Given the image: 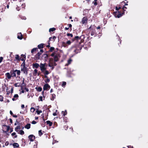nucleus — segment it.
I'll return each mask as SVG.
<instances>
[{
    "label": "nucleus",
    "mask_w": 148,
    "mask_h": 148,
    "mask_svg": "<svg viewBox=\"0 0 148 148\" xmlns=\"http://www.w3.org/2000/svg\"><path fill=\"white\" fill-rule=\"evenodd\" d=\"M127 8L125 6L123 7L122 8L121 10L120 11H115L114 12V16L118 18H119L121 17L125 13V9H127Z\"/></svg>",
    "instance_id": "1"
},
{
    "label": "nucleus",
    "mask_w": 148,
    "mask_h": 148,
    "mask_svg": "<svg viewBox=\"0 0 148 148\" xmlns=\"http://www.w3.org/2000/svg\"><path fill=\"white\" fill-rule=\"evenodd\" d=\"M96 27L94 25H91L89 28H88V30L90 33L91 35L94 37L98 35V32H96Z\"/></svg>",
    "instance_id": "2"
},
{
    "label": "nucleus",
    "mask_w": 148,
    "mask_h": 148,
    "mask_svg": "<svg viewBox=\"0 0 148 148\" xmlns=\"http://www.w3.org/2000/svg\"><path fill=\"white\" fill-rule=\"evenodd\" d=\"M84 38L85 36L83 35L80 37L78 36H75L74 38L72 39V40L73 42L75 41L76 42H78L79 44L80 45L84 42Z\"/></svg>",
    "instance_id": "3"
},
{
    "label": "nucleus",
    "mask_w": 148,
    "mask_h": 148,
    "mask_svg": "<svg viewBox=\"0 0 148 148\" xmlns=\"http://www.w3.org/2000/svg\"><path fill=\"white\" fill-rule=\"evenodd\" d=\"M72 49H74L73 52H74V54L75 55L80 52V51L82 49V47L80 46L77 47H72Z\"/></svg>",
    "instance_id": "4"
},
{
    "label": "nucleus",
    "mask_w": 148,
    "mask_h": 148,
    "mask_svg": "<svg viewBox=\"0 0 148 148\" xmlns=\"http://www.w3.org/2000/svg\"><path fill=\"white\" fill-rule=\"evenodd\" d=\"M46 63L42 64V63L40 64V70L42 72H44L47 69Z\"/></svg>",
    "instance_id": "5"
},
{
    "label": "nucleus",
    "mask_w": 148,
    "mask_h": 148,
    "mask_svg": "<svg viewBox=\"0 0 148 148\" xmlns=\"http://www.w3.org/2000/svg\"><path fill=\"white\" fill-rule=\"evenodd\" d=\"M10 129V127L9 126L4 125L2 126V130L5 133L7 134V132H8Z\"/></svg>",
    "instance_id": "6"
},
{
    "label": "nucleus",
    "mask_w": 148,
    "mask_h": 148,
    "mask_svg": "<svg viewBox=\"0 0 148 148\" xmlns=\"http://www.w3.org/2000/svg\"><path fill=\"white\" fill-rule=\"evenodd\" d=\"M28 69L27 67L21 68V71L26 75H27L28 74Z\"/></svg>",
    "instance_id": "7"
},
{
    "label": "nucleus",
    "mask_w": 148,
    "mask_h": 148,
    "mask_svg": "<svg viewBox=\"0 0 148 148\" xmlns=\"http://www.w3.org/2000/svg\"><path fill=\"white\" fill-rule=\"evenodd\" d=\"M122 2H121L119 4L117 5L115 7V10H116V11H119V10H121L122 8Z\"/></svg>",
    "instance_id": "8"
},
{
    "label": "nucleus",
    "mask_w": 148,
    "mask_h": 148,
    "mask_svg": "<svg viewBox=\"0 0 148 148\" xmlns=\"http://www.w3.org/2000/svg\"><path fill=\"white\" fill-rule=\"evenodd\" d=\"M53 57L54 61L55 62H57L59 61V58L60 57V56L59 54H56Z\"/></svg>",
    "instance_id": "9"
},
{
    "label": "nucleus",
    "mask_w": 148,
    "mask_h": 148,
    "mask_svg": "<svg viewBox=\"0 0 148 148\" xmlns=\"http://www.w3.org/2000/svg\"><path fill=\"white\" fill-rule=\"evenodd\" d=\"M50 86L48 84H45L43 87V89L44 90H49L50 88Z\"/></svg>",
    "instance_id": "10"
},
{
    "label": "nucleus",
    "mask_w": 148,
    "mask_h": 148,
    "mask_svg": "<svg viewBox=\"0 0 148 148\" xmlns=\"http://www.w3.org/2000/svg\"><path fill=\"white\" fill-rule=\"evenodd\" d=\"M88 21V18L87 17H84L82 19L81 23L82 24L86 23Z\"/></svg>",
    "instance_id": "11"
},
{
    "label": "nucleus",
    "mask_w": 148,
    "mask_h": 148,
    "mask_svg": "<svg viewBox=\"0 0 148 148\" xmlns=\"http://www.w3.org/2000/svg\"><path fill=\"white\" fill-rule=\"evenodd\" d=\"M41 53L40 52H38L35 56V59L36 60H38L40 59V56Z\"/></svg>",
    "instance_id": "12"
},
{
    "label": "nucleus",
    "mask_w": 148,
    "mask_h": 148,
    "mask_svg": "<svg viewBox=\"0 0 148 148\" xmlns=\"http://www.w3.org/2000/svg\"><path fill=\"white\" fill-rule=\"evenodd\" d=\"M28 138L30 141L32 142L34 141V139H35V137L33 135H30L29 136Z\"/></svg>",
    "instance_id": "13"
},
{
    "label": "nucleus",
    "mask_w": 148,
    "mask_h": 148,
    "mask_svg": "<svg viewBox=\"0 0 148 148\" xmlns=\"http://www.w3.org/2000/svg\"><path fill=\"white\" fill-rule=\"evenodd\" d=\"M40 66L39 64L37 63H33L32 64V67L33 68L38 69V67Z\"/></svg>",
    "instance_id": "14"
},
{
    "label": "nucleus",
    "mask_w": 148,
    "mask_h": 148,
    "mask_svg": "<svg viewBox=\"0 0 148 148\" xmlns=\"http://www.w3.org/2000/svg\"><path fill=\"white\" fill-rule=\"evenodd\" d=\"M10 73L11 77H16V75L15 72V70L11 71Z\"/></svg>",
    "instance_id": "15"
},
{
    "label": "nucleus",
    "mask_w": 148,
    "mask_h": 148,
    "mask_svg": "<svg viewBox=\"0 0 148 148\" xmlns=\"http://www.w3.org/2000/svg\"><path fill=\"white\" fill-rule=\"evenodd\" d=\"M21 57L20 58V60H21L22 61H25L26 57L25 55L22 54L21 55Z\"/></svg>",
    "instance_id": "16"
},
{
    "label": "nucleus",
    "mask_w": 148,
    "mask_h": 148,
    "mask_svg": "<svg viewBox=\"0 0 148 148\" xmlns=\"http://www.w3.org/2000/svg\"><path fill=\"white\" fill-rule=\"evenodd\" d=\"M17 38L21 40L23 38V36L21 33H18L17 34Z\"/></svg>",
    "instance_id": "17"
},
{
    "label": "nucleus",
    "mask_w": 148,
    "mask_h": 148,
    "mask_svg": "<svg viewBox=\"0 0 148 148\" xmlns=\"http://www.w3.org/2000/svg\"><path fill=\"white\" fill-rule=\"evenodd\" d=\"M43 73H44V74L45 75V77L47 78L48 76L47 75H48L50 73L46 70Z\"/></svg>",
    "instance_id": "18"
},
{
    "label": "nucleus",
    "mask_w": 148,
    "mask_h": 148,
    "mask_svg": "<svg viewBox=\"0 0 148 148\" xmlns=\"http://www.w3.org/2000/svg\"><path fill=\"white\" fill-rule=\"evenodd\" d=\"M40 75V73H38V70L37 69H35L34 71V72L33 73L34 75H37L38 76H39Z\"/></svg>",
    "instance_id": "19"
},
{
    "label": "nucleus",
    "mask_w": 148,
    "mask_h": 148,
    "mask_svg": "<svg viewBox=\"0 0 148 148\" xmlns=\"http://www.w3.org/2000/svg\"><path fill=\"white\" fill-rule=\"evenodd\" d=\"M5 76L8 79H10L11 77V74L9 73H7L5 74Z\"/></svg>",
    "instance_id": "20"
},
{
    "label": "nucleus",
    "mask_w": 148,
    "mask_h": 148,
    "mask_svg": "<svg viewBox=\"0 0 148 148\" xmlns=\"http://www.w3.org/2000/svg\"><path fill=\"white\" fill-rule=\"evenodd\" d=\"M51 97H50V99L51 101H53L56 98V95L55 94H51Z\"/></svg>",
    "instance_id": "21"
},
{
    "label": "nucleus",
    "mask_w": 148,
    "mask_h": 148,
    "mask_svg": "<svg viewBox=\"0 0 148 148\" xmlns=\"http://www.w3.org/2000/svg\"><path fill=\"white\" fill-rule=\"evenodd\" d=\"M44 44L43 43H41L38 45V48L39 49H42L44 48Z\"/></svg>",
    "instance_id": "22"
},
{
    "label": "nucleus",
    "mask_w": 148,
    "mask_h": 148,
    "mask_svg": "<svg viewBox=\"0 0 148 148\" xmlns=\"http://www.w3.org/2000/svg\"><path fill=\"white\" fill-rule=\"evenodd\" d=\"M12 145L14 147V148H17L19 147V144L17 143H14Z\"/></svg>",
    "instance_id": "23"
},
{
    "label": "nucleus",
    "mask_w": 148,
    "mask_h": 148,
    "mask_svg": "<svg viewBox=\"0 0 148 148\" xmlns=\"http://www.w3.org/2000/svg\"><path fill=\"white\" fill-rule=\"evenodd\" d=\"M31 124L30 123H28L25 126V128L27 129H29L30 128Z\"/></svg>",
    "instance_id": "24"
},
{
    "label": "nucleus",
    "mask_w": 148,
    "mask_h": 148,
    "mask_svg": "<svg viewBox=\"0 0 148 148\" xmlns=\"http://www.w3.org/2000/svg\"><path fill=\"white\" fill-rule=\"evenodd\" d=\"M35 89L38 92H40L42 90V88L40 87H36L35 88Z\"/></svg>",
    "instance_id": "25"
},
{
    "label": "nucleus",
    "mask_w": 148,
    "mask_h": 148,
    "mask_svg": "<svg viewBox=\"0 0 148 148\" xmlns=\"http://www.w3.org/2000/svg\"><path fill=\"white\" fill-rule=\"evenodd\" d=\"M47 124L49 126H51L52 125L53 123L49 121H47L46 122Z\"/></svg>",
    "instance_id": "26"
},
{
    "label": "nucleus",
    "mask_w": 148,
    "mask_h": 148,
    "mask_svg": "<svg viewBox=\"0 0 148 148\" xmlns=\"http://www.w3.org/2000/svg\"><path fill=\"white\" fill-rule=\"evenodd\" d=\"M15 73H16L18 75H20L21 72L20 70L15 69Z\"/></svg>",
    "instance_id": "27"
},
{
    "label": "nucleus",
    "mask_w": 148,
    "mask_h": 148,
    "mask_svg": "<svg viewBox=\"0 0 148 148\" xmlns=\"http://www.w3.org/2000/svg\"><path fill=\"white\" fill-rule=\"evenodd\" d=\"M48 66L51 67V70H53L54 68V66H53V65L52 64H51L50 63L48 64Z\"/></svg>",
    "instance_id": "28"
},
{
    "label": "nucleus",
    "mask_w": 148,
    "mask_h": 148,
    "mask_svg": "<svg viewBox=\"0 0 148 148\" xmlns=\"http://www.w3.org/2000/svg\"><path fill=\"white\" fill-rule=\"evenodd\" d=\"M15 58L18 61H20V56H19L18 55H16L15 56Z\"/></svg>",
    "instance_id": "29"
},
{
    "label": "nucleus",
    "mask_w": 148,
    "mask_h": 148,
    "mask_svg": "<svg viewBox=\"0 0 148 148\" xmlns=\"http://www.w3.org/2000/svg\"><path fill=\"white\" fill-rule=\"evenodd\" d=\"M56 29L55 28L53 27L52 28H50L49 29V31L51 33L52 32H53L55 31Z\"/></svg>",
    "instance_id": "30"
},
{
    "label": "nucleus",
    "mask_w": 148,
    "mask_h": 148,
    "mask_svg": "<svg viewBox=\"0 0 148 148\" xmlns=\"http://www.w3.org/2000/svg\"><path fill=\"white\" fill-rule=\"evenodd\" d=\"M38 49L37 48H35L31 50V52L32 53H33L34 52V51H37V50H38ZM37 51H38L37 50Z\"/></svg>",
    "instance_id": "31"
},
{
    "label": "nucleus",
    "mask_w": 148,
    "mask_h": 148,
    "mask_svg": "<svg viewBox=\"0 0 148 148\" xmlns=\"http://www.w3.org/2000/svg\"><path fill=\"white\" fill-rule=\"evenodd\" d=\"M26 67V66L25 65V61H23V62L21 64V67Z\"/></svg>",
    "instance_id": "32"
},
{
    "label": "nucleus",
    "mask_w": 148,
    "mask_h": 148,
    "mask_svg": "<svg viewBox=\"0 0 148 148\" xmlns=\"http://www.w3.org/2000/svg\"><path fill=\"white\" fill-rule=\"evenodd\" d=\"M48 55L47 54H44L42 55V57H44L45 59H47L48 57Z\"/></svg>",
    "instance_id": "33"
},
{
    "label": "nucleus",
    "mask_w": 148,
    "mask_h": 148,
    "mask_svg": "<svg viewBox=\"0 0 148 148\" xmlns=\"http://www.w3.org/2000/svg\"><path fill=\"white\" fill-rule=\"evenodd\" d=\"M18 134H20L21 135H23L24 134V132L22 130H20L18 133Z\"/></svg>",
    "instance_id": "34"
},
{
    "label": "nucleus",
    "mask_w": 148,
    "mask_h": 148,
    "mask_svg": "<svg viewBox=\"0 0 148 148\" xmlns=\"http://www.w3.org/2000/svg\"><path fill=\"white\" fill-rule=\"evenodd\" d=\"M11 135L12 136H14V138H16L17 137V136L16 135V133L15 132H13L11 134Z\"/></svg>",
    "instance_id": "35"
},
{
    "label": "nucleus",
    "mask_w": 148,
    "mask_h": 148,
    "mask_svg": "<svg viewBox=\"0 0 148 148\" xmlns=\"http://www.w3.org/2000/svg\"><path fill=\"white\" fill-rule=\"evenodd\" d=\"M36 112L39 115L40 114V113L42 112V111L41 110H38V109H37V110L36 111Z\"/></svg>",
    "instance_id": "36"
},
{
    "label": "nucleus",
    "mask_w": 148,
    "mask_h": 148,
    "mask_svg": "<svg viewBox=\"0 0 148 148\" xmlns=\"http://www.w3.org/2000/svg\"><path fill=\"white\" fill-rule=\"evenodd\" d=\"M62 114L63 116H65V115H66L67 114V112L66 110L65 111H62Z\"/></svg>",
    "instance_id": "37"
},
{
    "label": "nucleus",
    "mask_w": 148,
    "mask_h": 148,
    "mask_svg": "<svg viewBox=\"0 0 148 148\" xmlns=\"http://www.w3.org/2000/svg\"><path fill=\"white\" fill-rule=\"evenodd\" d=\"M54 48L53 47H51L50 49L49 50V51L52 52L54 50Z\"/></svg>",
    "instance_id": "38"
},
{
    "label": "nucleus",
    "mask_w": 148,
    "mask_h": 148,
    "mask_svg": "<svg viewBox=\"0 0 148 148\" xmlns=\"http://www.w3.org/2000/svg\"><path fill=\"white\" fill-rule=\"evenodd\" d=\"M14 86L15 87H19L20 86V84L19 83H17L14 84Z\"/></svg>",
    "instance_id": "39"
},
{
    "label": "nucleus",
    "mask_w": 148,
    "mask_h": 148,
    "mask_svg": "<svg viewBox=\"0 0 148 148\" xmlns=\"http://www.w3.org/2000/svg\"><path fill=\"white\" fill-rule=\"evenodd\" d=\"M43 133L42 132V130H40L38 131V134L40 136H41L42 135Z\"/></svg>",
    "instance_id": "40"
},
{
    "label": "nucleus",
    "mask_w": 148,
    "mask_h": 148,
    "mask_svg": "<svg viewBox=\"0 0 148 148\" xmlns=\"http://www.w3.org/2000/svg\"><path fill=\"white\" fill-rule=\"evenodd\" d=\"M35 110V109L34 108L32 107L30 109V111L31 112H33Z\"/></svg>",
    "instance_id": "41"
},
{
    "label": "nucleus",
    "mask_w": 148,
    "mask_h": 148,
    "mask_svg": "<svg viewBox=\"0 0 148 148\" xmlns=\"http://www.w3.org/2000/svg\"><path fill=\"white\" fill-rule=\"evenodd\" d=\"M47 79L45 80V82L46 83H49L50 82V79L48 77Z\"/></svg>",
    "instance_id": "42"
},
{
    "label": "nucleus",
    "mask_w": 148,
    "mask_h": 148,
    "mask_svg": "<svg viewBox=\"0 0 148 148\" xmlns=\"http://www.w3.org/2000/svg\"><path fill=\"white\" fill-rule=\"evenodd\" d=\"M72 61V60L71 59H69L68 61V64H66V65H68L69 64H71V62Z\"/></svg>",
    "instance_id": "43"
},
{
    "label": "nucleus",
    "mask_w": 148,
    "mask_h": 148,
    "mask_svg": "<svg viewBox=\"0 0 148 148\" xmlns=\"http://www.w3.org/2000/svg\"><path fill=\"white\" fill-rule=\"evenodd\" d=\"M67 35L68 36H70L71 37H73V35L72 34L67 33Z\"/></svg>",
    "instance_id": "44"
},
{
    "label": "nucleus",
    "mask_w": 148,
    "mask_h": 148,
    "mask_svg": "<svg viewBox=\"0 0 148 148\" xmlns=\"http://www.w3.org/2000/svg\"><path fill=\"white\" fill-rule=\"evenodd\" d=\"M64 128L65 130H66L68 129V126L67 125H65L64 126Z\"/></svg>",
    "instance_id": "45"
},
{
    "label": "nucleus",
    "mask_w": 148,
    "mask_h": 148,
    "mask_svg": "<svg viewBox=\"0 0 148 148\" xmlns=\"http://www.w3.org/2000/svg\"><path fill=\"white\" fill-rule=\"evenodd\" d=\"M128 3V1H127L126 2V3H125V2L124 1H123L122 2V3H123L124 4V6H125V5H128V4H127V3Z\"/></svg>",
    "instance_id": "46"
},
{
    "label": "nucleus",
    "mask_w": 148,
    "mask_h": 148,
    "mask_svg": "<svg viewBox=\"0 0 148 148\" xmlns=\"http://www.w3.org/2000/svg\"><path fill=\"white\" fill-rule=\"evenodd\" d=\"M3 97L2 95H0V101H3Z\"/></svg>",
    "instance_id": "47"
},
{
    "label": "nucleus",
    "mask_w": 148,
    "mask_h": 148,
    "mask_svg": "<svg viewBox=\"0 0 148 148\" xmlns=\"http://www.w3.org/2000/svg\"><path fill=\"white\" fill-rule=\"evenodd\" d=\"M66 82H63V83H62V86H64L66 85Z\"/></svg>",
    "instance_id": "48"
},
{
    "label": "nucleus",
    "mask_w": 148,
    "mask_h": 148,
    "mask_svg": "<svg viewBox=\"0 0 148 148\" xmlns=\"http://www.w3.org/2000/svg\"><path fill=\"white\" fill-rule=\"evenodd\" d=\"M39 100L40 101H43L42 100V96H40L39 98Z\"/></svg>",
    "instance_id": "49"
},
{
    "label": "nucleus",
    "mask_w": 148,
    "mask_h": 148,
    "mask_svg": "<svg viewBox=\"0 0 148 148\" xmlns=\"http://www.w3.org/2000/svg\"><path fill=\"white\" fill-rule=\"evenodd\" d=\"M66 43L68 45H70L71 43V42L70 40H68L66 42Z\"/></svg>",
    "instance_id": "50"
},
{
    "label": "nucleus",
    "mask_w": 148,
    "mask_h": 148,
    "mask_svg": "<svg viewBox=\"0 0 148 148\" xmlns=\"http://www.w3.org/2000/svg\"><path fill=\"white\" fill-rule=\"evenodd\" d=\"M56 53H55V52H54L51 54V56L52 57H54V56L56 55Z\"/></svg>",
    "instance_id": "51"
},
{
    "label": "nucleus",
    "mask_w": 148,
    "mask_h": 148,
    "mask_svg": "<svg viewBox=\"0 0 148 148\" xmlns=\"http://www.w3.org/2000/svg\"><path fill=\"white\" fill-rule=\"evenodd\" d=\"M18 95L17 94H15L14 96V98H18Z\"/></svg>",
    "instance_id": "52"
},
{
    "label": "nucleus",
    "mask_w": 148,
    "mask_h": 148,
    "mask_svg": "<svg viewBox=\"0 0 148 148\" xmlns=\"http://www.w3.org/2000/svg\"><path fill=\"white\" fill-rule=\"evenodd\" d=\"M9 144V143L8 141L6 142L5 143V145L6 146H8Z\"/></svg>",
    "instance_id": "53"
},
{
    "label": "nucleus",
    "mask_w": 148,
    "mask_h": 148,
    "mask_svg": "<svg viewBox=\"0 0 148 148\" xmlns=\"http://www.w3.org/2000/svg\"><path fill=\"white\" fill-rule=\"evenodd\" d=\"M3 58L2 57H0V63H1L3 60Z\"/></svg>",
    "instance_id": "54"
},
{
    "label": "nucleus",
    "mask_w": 148,
    "mask_h": 148,
    "mask_svg": "<svg viewBox=\"0 0 148 148\" xmlns=\"http://www.w3.org/2000/svg\"><path fill=\"white\" fill-rule=\"evenodd\" d=\"M36 122L34 121H33L32 122V123L33 124H36Z\"/></svg>",
    "instance_id": "55"
},
{
    "label": "nucleus",
    "mask_w": 148,
    "mask_h": 148,
    "mask_svg": "<svg viewBox=\"0 0 148 148\" xmlns=\"http://www.w3.org/2000/svg\"><path fill=\"white\" fill-rule=\"evenodd\" d=\"M93 3L95 5H97V1H93Z\"/></svg>",
    "instance_id": "56"
},
{
    "label": "nucleus",
    "mask_w": 148,
    "mask_h": 148,
    "mask_svg": "<svg viewBox=\"0 0 148 148\" xmlns=\"http://www.w3.org/2000/svg\"><path fill=\"white\" fill-rule=\"evenodd\" d=\"M24 89L27 92H28L29 91V90L28 88H26V87H25L24 88Z\"/></svg>",
    "instance_id": "57"
},
{
    "label": "nucleus",
    "mask_w": 148,
    "mask_h": 148,
    "mask_svg": "<svg viewBox=\"0 0 148 148\" xmlns=\"http://www.w3.org/2000/svg\"><path fill=\"white\" fill-rule=\"evenodd\" d=\"M68 25H69V27H70V28H71V29H72L71 27H72V25L71 24H68Z\"/></svg>",
    "instance_id": "58"
},
{
    "label": "nucleus",
    "mask_w": 148,
    "mask_h": 148,
    "mask_svg": "<svg viewBox=\"0 0 148 148\" xmlns=\"http://www.w3.org/2000/svg\"><path fill=\"white\" fill-rule=\"evenodd\" d=\"M51 64H52L54 66H56L57 64L55 62H54L53 63H52Z\"/></svg>",
    "instance_id": "59"
},
{
    "label": "nucleus",
    "mask_w": 148,
    "mask_h": 148,
    "mask_svg": "<svg viewBox=\"0 0 148 148\" xmlns=\"http://www.w3.org/2000/svg\"><path fill=\"white\" fill-rule=\"evenodd\" d=\"M15 128H16V129H18V130L20 129V127L19 125L18 126L16 127H15Z\"/></svg>",
    "instance_id": "60"
},
{
    "label": "nucleus",
    "mask_w": 148,
    "mask_h": 148,
    "mask_svg": "<svg viewBox=\"0 0 148 148\" xmlns=\"http://www.w3.org/2000/svg\"><path fill=\"white\" fill-rule=\"evenodd\" d=\"M9 120H10V123H12V119H11L10 118L9 119Z\"/></svg>",
    "instance_id": "61"
},
{
    "label": "nucleus",
    "mask_w": 148,
    "mask_h": 148,
    "mask_svg": "<svg viewBox=\"0 0 148 148\" xmlns=\"http://www.w3.org/2000/svg\"><path fill=\"white\" fill-rule=\"evenodd\" d=\"M13 128H11L10 129V133H11L12 132V131H13Z\"/></svg>",
    "instance_id": "62"
},
{
    "label": "nucleus",
    "mask_w": 148,
    "mask_h": 148,
    "mask_svg": "<svg viewBox=\"0 0 148 148\" xmlns=\"http://www.w3.org/2000/svg\"><path fill=\"white\" fill-rule=\"evenodd\" d=\"M52 38L54 40L53 41H54V40H55V39L56 38V37L54 36H53V38Z\"/></svg>",
    "instance_id": "63"
},
{
    "label": "nucleus",
    "mask_w": 148,
    "mask_h": 148,
    "mask_svg": "<svg viewBox=\"0 0 148 148\" xmlns=\"http://www.w3.org/2000/svg\"><path fill=\"white\" fill-rule=\"evenodd\" d=\"M14 117V118H17L18 116L17 115H14L13 114L12 116Z\"/></svg>",
    "instance_id": "64"
}]
</instances>
